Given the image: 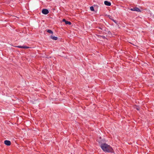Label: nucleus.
<instances>
[{"instance_id": "obj_1", "label": "nucleus", "mask_w": 154, "mask_h": 154, "mask_svg": "<svg viewBox=\"0 0 154 154\" xmlns=\"http://www.w3.org/2000/svg\"><path fill=\"white\" fill-rule=\"evenodd\" d=\"M100 146L102 149L105 152H113V149L112 147L106 143H101Z\"/></svg>"}, {"instance_id": "obj_2", "label": "nucleus", "mask_w": 154, "mask_h": 154, "mask_svg": "<svg viewBox=\"0 0 154 154\" xmlns=\"http://www.w3.org/2000/svg\"><path fill=\"white\" fill-rule=\"evenodd\" d=\"M42 13L44 14H47L49 13L48 10L47 9H43L42 11Z\"/></svg>"}, {"instance_id": "obj_3", "label": "nucleus", "mask_w": 154, "mask_h": 154, "mask_svg": "<svg viewBox=\"0 0 154 154\" xmlns=\"http://www.w3.org/2000/svg\"><path fill=\"white\" fill-rule=\"evenodd\" d=\"M131 10L132 11H136L137 12H140V10L137 8H131Z\"/></svg>"}, {"instance_id": "obj_4", "label": "nucleus", "mask_w": 154, "mask_h": 154, "mask_svg": "<svg viewBox=\"0 0 154 154\" xmlns=\"http://www.w3.org/2000/svg\"><path fill=\"white\" fill-rule=\"evenodd\" d=\"M4 143L7 146H10L11 144V142L9 140H5L4 141Z\"/></svg>"}, {"instance_id": "obj_5", "label": "nucleus", "mask_w": 154, "mask_h": 154, "mask_svg": "<svg viewBox=\"0 0 154 154\" xmlns=\"http://www.w3.org/2000/svg\"><path fill=\"white\" fill-rule=\"evenodd\" d=\"M16 47L21 48H29L26 46H16Z\"/></svg>"}, {"instance_id": "obj_6", "label": "nucleus", "mask_w": 154, "mask_h": 154, "mask_svg": "<svg viewBox=\"0 0 154 154\" xmlns=\"http://www.w3.org/2000/svg\"><path fill=\"white\" fill-rule=\"evenodd\" d=\"M104 3L106 5L108 6H110L111 5L110 2L107 1H105L104 2Z\"/></svg>"}, {"instance_id": "obj_7", "label": "nucleus", "mask_w": 154, "mask_h": 154, "mask_svg": "<svg viewBox=\"0 0 154 154\" xmlns=\"http://www.w3.org/2000/svg\"><path fill=\"white\" fill-rule=\"evenodd\" d=\"M50 38L52 39L53 40H57V39H58L57 37L53 36H52V35H51L50 36Z\"/></svg>"}, {"instance_id": "obj_8", "label": "nucleus", "mask_w": 154, "mask_h": 154, "mask_svg": "<svg viewBox=\"0 0 154 154\" xmlns=\"http://www.w3.org/2000/svg\"><path fill=\"white\" fill-rule=\"evenodd\" d=\"M46 31L47 32L53 34V32L50 29H47L46 30Z\"/></svg>"}, {"instance_id": "obj_9", "label": "nucleus", "mask_w": 154, "mask_h": 154, "mask_svg": "<svg viewBox=\"0 0 154 154\" xmlns=\"http://www.w3.org/2000/svg\"><path fill=\"white\" fill-rule=\"evenodd\" d=\"M65 23L66 24H69L70 25L71 24V22L68 21H65Z\"/></svg>"}, {"instance_id": "obj_10", "label": "nucleus", "mask_w": 154, "mask_h": 154, "mask_svg": "<svg viewBox=\"0 0 154 154\" xmlns=\"http://www.w3.org/2000/svg\"><path fill=\"white\" fill-rule=\"evenodd\" d=\"M107 17H109L110 19H111L112 20L113 19V17L109 15H108Z\"/></svg>"}, {"instance_id": "obj_11", "label": "nucleus", "mask_w": 154, "mask_h": 154, "mask_svg": "<svg viewBox=\"0 0 154 154\" xmlns=\"http://www.w3.org/2000/svg\"><path fill=\"white\" fill-rule=\"evenodd\" d=\"M90 9L92 11H94V8L93 6H91L90 7Z\"/></svg>"}, {"instance_id": "obj_12", "label": "nucleus", "mask_w": 154, "mask_h": 154, "mask_svg": "<svg viewBox=\"0 0 154 154\" xmlns=\"http://www.w3.org/2000/svg\"><path fill=\"white\" fill-rule=\"evenodd\" d=\"M112 20L116 24H117V22L114 19H113Z\"/></svg>"}, {"instance_id": "obj_13", "label": "nucleus", "mask_w": 154, "mask_h": 154, "mask_svg": "<svg viewBox=\"0 0 154 154\" xmlns=\"http://www.w3.org/2000/svg\"><path fill=\"white\" fill-rule=\"evenodd\" d=\"M66 21V20L65 19H63V22H65V21Z\"/></svg>"}, {"instance_id": "obj_14", "label": "nucleus", "mask_w": 154, "mask_h": 154, "mask_svg": "<svg viewBox=\"0 0 154 154\" xmlns=\"http://www.w3.org/2000/svg\"><path fill=\"white\" fill-rule=\"evenodd\" d=\"M137 110H139V109H138V108H137Z\"/></svg>"}]
</instances>
